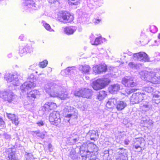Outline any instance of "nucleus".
Wrapping results in <instances>:
<instances>
[{"label":"nucleus","mask_w":160,"mask_h":160,"mask_svg":"<svg viewBox=\"0 0 160 160\" xmlns=\"http://www.w3.org/2000/svg\"><path fill=\"white\" fill-rule=\"evenodd\" d=\"M111 80L108 77L99 78L93 81L91 86L94 90L98 91L105 88L111 83Z\"/></svg>","instance_id":"f257e3e1"},{"label":"nucleus","mask_w":160,"mask_h":160,"mask_svg":"<svg viewBox=\"0 0 160 160\" xmlns=\"http://www.w3.org/2000/svg\"><path fill=\"white\" fill-rule=\"evenodd\" d=\"M138 90V89L134 88L131 89L129 91V94L133 92L129 100L131 104H138L144 99L145 94L140 92H135Z\"/></svg>","instance_id":"f03ea898"},{"label":"nucleus","mask_w":160,"mask_h":160,"mask_svg":"<svg viewBox=\"0 0 160 160\" xmlns=\"http://www.w3.org/2000/svg\"><path fill=\"white\" fill-rule=\"evenodd\" d=\"M74 19L73 16L67 11H61L57 14V20L61 22L70 23L73 21Z\"/></svg>","instance_id":"7ed1b4c3"},{"label":"nucleus","mask_w":160,"mask_h":160,"mask_svg":"<svg viewBox=\"0 0 160 160\" xmlns=\"http://www.w3.org/2000/svg\"><path fill=\"white\" fill-rule=\"evenodd\" d=\"M46 92L51 97L58 96V86L54 83H51L45 89Z\"/></svg>","instance_id":"20e7f679"},{"label":"nucleus","mask_w":160,"mask_h":160,"mask_svg":"<svg viewBox=\"0 0 160 160\" xmlns=\"http://www.w3.org/2000/svg\"><path fill=\"white\" fill-rule=\"evenodd\" d=\"M121 82L125 87L128 88H134L138 85L137 83L134 81L133 78L129 76L123 77Z\"/></svg>","instance_id":"39448f33"},{"label":"nucleus","mask_w":160,"mask_h":160,"mask_svg":"<svg viewBox=\"0 0 160 160\" xmlns=\"http://www.w3.org/2000/svg\"><path fill=\"white\" fill-rule=\"evenodd\" d=\"M57 112H53L50 114L49 117V121L51 124L58 126L61 122V119Z\"/></svg>","instance_id":"423d86ee"},{"label":"nucleus","mask_w":160,"mask_h":160,"mask_svg":"<svg viewBox=\"0 0 160 160\" xmlns=\"http://www.w3.org/2000/svg\"><path fill=\"white\" fill-rule=\"evenodd\" d=\"M92 70L96 74H101L107 71L108 66L104 63H100L94 65L92 68Z\"/></svg>","instance_id":"0eeeda50"},{"label":"nucleus","mask_w":160,"mask_h":160,"mask_svg":"<svg viewBox=\"0 0 160 160\" xmlns=\"http://www.w3.org/2000/svg\"><path fill=\"white\" fill-rule=\"evenodd\" d=\"M133 57L136 59L144 62H149L150 61V58L148 55L146 53L144 52H140L134 53Z\"/></svg>","instance_id":"6e6552de"},{"label":"nucleus","mask_w":160,"mask_h":160,"mask_svg":"<svg viewBox=\"0 0 160 160\" xmlns=\"http://www.w3.org/2000/svg\"><path fill=\"white\" fill-rule=\"evenodd\" d=\"M36 86V84L33 82L27 81L22 85L20 87V89L22 92H24L34 88Z\"/></svg>","instance_id":"1a4fd4ad"},{"label":"nucleus","mask_w":160,"mask_h":160,"mask_svg":"<svg viewBox=\"0 0 160 160\" xmlns=\"http://www.w3.org/2000/svg\"><path fill=\"white\" fill-rule=\"evenodd\" d=\"M24 6L26 7V9L29 12L37 9L36 4L33 0H25L24 2Z\"/></svg>","instance_id":"9d476101"},{"label":"nucleus","mask_w":160,"mask_h":160,"mask_svg":"<svg viewBox=\"0 0 160 160\" xmlns=\"http://www.w3.org/2000/svg\"><path fill=\"white\" fill-rule=\"evenodd\" d=\"M57 107L56 104L52 102H47L44 105L43 108L45 111H50L54 110Z\"/></svg>","instance_id":"9b49d317"},{"label":"nucleus","mask_w":160,"mask_h":160,"mask_svg":"<svg viewBox=\"0 0 160 160\" xmlns=\"http://www.w3.org/2000/svg\"><path fill=\"white\" fill-rule=\"evenodd\" d=\"M6 113L7 117L8 119L11 121L12 123L14 124L16 126L18 125L19 123L18 118L15 114L7 112Z\"/></svg>","instance_id":"f8f14e48"},{"label":"nucleus","mask_w":160,"mask_h":160,"mask_svg":"<svg viewBox=\"0 0 160 160\" xmlns=\"http://www.w3.org/2000/svg\"><path fill=\"white\" fill-rule=\"evenodd\" d=\"M5 152L8 155V160H18L16 156L15 153L12 151L11 148L6 150Z\"/></svg>","instance_id":"ddd939ff"},{"label":"nucleus","mask_w":160,"mask_h":160,"mask_svg":"<svg viewBox=\"0 0 160 160\" xmlns=\"http://www.w3.org/2000/svg\"><path fill=\"white\" fill-rule=\"evenodd\" d=\"M127 106V104L123 101H118L116 108L118 111H121L124 109Z\"/></svg>","instance_id":"4468645a"},{"label":"nucleus","mask_w":160,"mask_h":160,"mask_svg":"<svg viewBox=\"0 0 160 160\" xmlns=\"http://www.w3.org/2000/svg\"><path fill=\"white\" fill-rule=\"evenodd\" d=\"M90 140L93 141L97 140L99 137L98 132L96 131L92 130L89 131Z\"/></svg>","instance_id":"2eb2a0df"},{"label":"nucleus","mask_w":160,"mask_h":160,"mask_svg":"<svg viewBox=\"0 0 160 160\" xmlns=\"http://www.w3.org/2000/svg\"><path fill=\"white\" fill-rule=\"evenodd\" d=\"M120 89V86L118 84L112 85L108 88L109 92L111 93H113L115 92H117Z\"/></svg>","instance_id":"dca6fc26"},{"label":"nucleus","mask_w":160,"mask_h":160,"mask_svg":"<svg viewBox=\"0 0 160 160\" xmlns=\"http://www.w3.org/2000/svg\"><path fill=\"white\" fill-rule=\"evenodd\" d=\"M39 91L37 90H32L27 93V97L29 98H36L39 95Z\"/></svg>","instance_id":"f3484780"},{"label":"nucleus","mask_w":160,"mask_h":160,"mask_svg":"<svg viewBox=\"0 0 160 160\" xmlns=\"http://www.w3.org/2000/svg\"><path fill=\"white\" fill-rule=\"evenodd\" d=\"M92 95V91L91 90L84 88L83 98H89Z\"/></svg>","instance_id":"a211bd4d"},{"label":"nucleus","mask_w":160,"mask_h":160,"mask_svg":"<svg viewBox=\"0 0 160 160\" xmlns=\"http://www.w3.org/2000/svg\"><path fill=\"white\" fill-rule=\"evenodd\" d=\"M76 31V30L71 27H66L64 28V32L66 34L68 35L72 34Z\"/></svg>","instance_id":"6ab92c4d"},{"label":"nucleus","mask_w":160,"mask_h":160,"mask_svg":"<svg viewBox=\"0 0 160 160\" xmlns=\"http://www.w3.org/2000/svg\"><path fill=\"white\" fill-rule=\"evenodd\" d=\"M91 68L88 65H85L82 66L81 71L83 73H88L91 70Z\"/></svg>","instance_id":"aec40b11"},{"label":"nucleus","mask_w":160,"mask_h":160,"mask_svg":"<svg viewBox=\"0 0 160 160\" xmlns=\"http://www.w3.org/2000/svg\"><path fill=\"white\" fill-rule=\"evenodd\" d=\"M106 92L104 90L99 92V94L97 96V99L99 101L103 99L107 96Z\"/></svg>","instance_id":"412c9836"},{"label":"nucleus","mask_w":160,"mask_h":160,"mask_svg":"<svg viewBox=\"0 0 160 160\" xmlns=\"http://www.w3.org/2000/svg\"><path fill=\"white\" fill-rule=\"evenodd\" d=\"M90 42L92 45H98L100 44L102 42V37L100 36L96 38L94 41L93 40H91Z\"/></svg>","instance_id":"4be33fe9"},{"label":"nucleus","mask_w":160,"mask_h":160,"mask_svg":"<svg viewBox=\"0 0 160 160\" xmlns=\"http://www.w3.org/2000/svg\"><path fill=\"white\" fill-rule=\"evenodd\" d=\"M118 102L117 99L115 98H111L107 102V104L109 106L112 107L114 105L116 106V104Z\"/></svg>","instance_id":"5701e85b"},{"label":"nucleus","mask_w":160,"mask_h":160,"mask_svg":"<svg viewBox=\"0 0 160 160\" xmlns=\"http://www.w3.org/2000/svg\"><path fill=\"white\" fill-rule=\"evenodd\" d=\"M56 97L58 98L61 100H64L69 98V97L67 92H63L60 94H59L58 93V96Z\"/></svg>","instance_id":"b1692460"},{"label":"nucleus","mask_w":160,"mask_h":160,"mask_svg":"<svg viewBox=\"0 0 160 160\" xmlns=\"http://www.w3.org/2000/svg\"><path fill=\"white\" fill-rule=\"evenodd\" d=\"M152 100L156 103L160 102V92H158L157 93H155L153 95Z\"/></svg>","instance_id":"393cba45"},{"label":"nucleus","mask_w":160,"mask_h":160,"mask_svg":"<svg viewBox=\"0 0 160 160\" xmlns=\"http://www.w3.org/2000/svg\"><path fill=\"white\" fill-rule=\"evenodd\" d=\"M84 88L80 89L76 91L74 93V95L76 96L83 98Z\"/></svg>","instance_id":"a878e982"},{"label":"nucleus","mask_w":160,"mask_h":160,"mask_svg":"<svg viewBox=\"0 0 160 160\" xmlns=\"http://www.w3.org/2000/svg\"><path fill=\"white\" fill-rule=\"evenodd\" d=\"M68 3L71 5H77L80 3V0H67Z\"/></svg>","instance_id":"bb28decb"},{"label":"nucleus","mask_w":160,"mask_h":160,"mask_svg":"<svg viewBox=\"0 0 160 160\" xmlns=\"http://www.w3.org/2000/svg\"><path fill=\"white\" fill-rule=\"evenodd\" d=\"M149 108L148 103L147 104H141L140 106V109L142 111L146 112Z\"/></svg>","instance_id":"cd10ccee"},{"label":"nucleus","mask_w":160,"mask_h":160,"mask_svg":"<svg viewBox=\"0 0 160 160\" xmlns=\"http://www.w3.org/2000/svg\"><path fill=\"white\" fill-rule=\"evenodd\" d=\"M32 132L33 133V134L37 135L38 137L41 138H43L45 136V134L42 133H41L39 130L34 131Z\"/></svg>","instance_id":"c85d7f7f"},{"label":"nucleus","mask_w":160,"mask_h":160,"mask_svg":"<svg viewBox=\"0 0 160 160\" xmlns=\"http://www.w3.org/2000/svg\"><path fill=\"white\" fill-rule=\"evenodd\" d=\"M48 63V62L47 60H44L39 62V66L41 68H44L47 66Z\"/></svg>","instance_id":"c756f323"},{"label":"nucleus","mask_w":160,"mask_h":160,"mask_svg":"<svg viewBox=\"0 0 160 160\" xmlns=\"http://www.w3.org/2000/svg\"><path fill=\"white\" fill-rule=\"evenodd\" d=\"M43 26L47 30L50 31H54V30L51 29L50 25L48 24L45 23L43 24Z\"/></svg>","instance_id":"7c9ffc66"},{"label":"nucleus","mask_w":160,"mask_h":160,"mask_svg":"<svg viewBox=\"0 0 160 160\" xmlns=\"http://www.w3.org/2000/svg\"><path fill=\"white\" fill-rule=\"evenodd\" d=\"M75 70V68L74 67H68L66 69V71L68 72H73Z\"/></svg>","instance_id":"2f4dec72"},{"label":"nucleus","mask_w":160,"mask_h":160,"mask_svg":"<svg viewBox=\"0 0 160 160\" xmlns=\"http://www.w3.org/2000/svg\"><path fill=\"white\" fill-rule=\"evenodd\" d=\"M27 160H33V156L32 154L28 153L26 155Z\"/></svg>","instance_id":"473e14b6"},{"label":"nucleus","mask_w":160,"mask_h":160,"mask_svg":"<svg viewBox=\"0 0 160 160\" xmlns=\"http://www.w3.org/2000/svg\"><path fill=\"white\" fill-rule=\"evenodd\" d=\"M145 91L148 93H151L153 91V88L150 87H148L145 88Z\"/></svg>","instance_id":"72a5a7b5"},{"label":"nucleus","mask_w":160,"mask_h":160,"mask_svg":"<svg viewBox=\"0 0 160 160\" xmlns=\"http://www.w3.org/2000/svg\"><path fill=\"white\" fill-rule=\"evenodd\" d=\"M5 123L2 118L0 117V127H4Z\"/></svg>","instance_id":"f704fd0d"},{"label":"nucleus","mask_w":160,"mask_h":160,"mask_svg":"<svg viewBox=\"0 0 160 160\" xmlns=\"http://www.w3.org/2000/svg\"><path fill=\"white\" fill-rule=\"evenodd\" d=\"M150 29L151 32H152V33H154L157 30V28L154 26H151Z\"/></svg>","instance_id":"c9c22d12"},{"label":"nucleus","mask_w":160,"mask_h":160,"mask_svg":"<svg viewBox=\"0 0 160 160\" xmlns=\"http://www.w3.org/2000/svg\"><path fill=\"white\" fill-rule=\"evenodd\" d=\"M36 124H37L38 126L39 127L43 126L44 124L43 122L42 121H40L37 122Z\"/></svg>","instance_id":"e433bc0d"},{"label":"nucleus","mask_w":160,"mask_h":160,"mask_svg":"<svg viewBox=\"0 0 160 160\" xmlns=\"http://www.w3.org/2000/svg\"><path fill=\"white\" fill-rule=\"evenodd\" d=\"M102 21L101 19H95V21L94 22V23L95 24H98L99 23Z\"/></svg>","instance_id":"4c0bfd02"},{"label":"nucleus","mask_w":160,"mask_h":160,"mask_svg":"<svg viewBox=\"0 0 160 160\" xmlns=\"http://www.w3.org/2000/svg\"><path fill=\"white\" fill-rule=\"evenodd\" d=\"M144 141V140L142 138H139L137 140L136 142H138V143L141 144L142 141Z\"/></svg>","instance_id":"58836bf2"},{"label":"nucleus","mask_w":160,"mask_h":160,"mask_svg":"<svg viewBox=\"0 0 160 160\" xmlns=\"http://www.w3.org/2000/svg\"><path fill=\"white\" fill-rule=\"evenodd\" d=\"M59 0H49V2L51 4H54L56 2H58Z\"/></svg>","instance_id":"ea45409f"},{"label":"nucleus","mask_w":160,"mask_h":160,"mask_svg":"<svg viewBox=\"0 0 160 160\" xmlns=\"http://www.w3.org/2000/svg\"><path fill=\"white\" fill-rule=\"evenodd\" d=\"M134 148L135 149H138V148H140V150L141 151H142V148L140 146V145H135L134 146Z\"/></svg>","instance_id":"a19ab883"},{"label":"nucleus","mask_w":160,"mask_h":160,"mask_svg":"<svg viewBox=\"0 0 160 160\" xmlns=\"http://www.w3.org/2000/svg\"><path fill=\"white\" fill-rule=\"evenodd\" d=\"M11 96V98L10 99H8V101L9 102H11V101H12L13 100V98H12V97L13 96V95H11L10 96Z\"/></svg>","instance_id":"79ce46f5"},{"label":"nucleus","mask_w":160,"mask_h":160,"mask_svg":"<svg viewBox=\"0 0 160 160\" xmlns=\"http://www.w3.org/2000/svg\"><path fill=\"white\" fill-rule=\"evenodd\" d=\"M129 141L128 140H125L124 142V143L125 145H128L129 144Z\"/></svg>","instance_id":"37998d69"},{"label":"nucleus","mask_w":160,"mask_h":160,"mask_svg":"<svg viewBox=\"0 0 160 160\" xmlns=\"http://www.w3.org/2000/svg\"><path fill=\"white\" fill-rule=\"evenodd\" d=\"M125 157L123 155H121L120 156V157H119V158H117V160L119 159V158H120V160H125V159H124V158H122V157Z\"/></svg>","instance_id":"c03bdc74"},{"label":"nucleus","mask_w":160,"mask_h":160,"mask_svg":"<svg viewBox=\"0 0 160 160\" xmlns=\"http://www.w3.org/2000/svg\"><path fill=\"white\" fill-rule=\"evenodd\" d=\"M72 116V115L71 114H67L66 116V117L67 118H70Z\"/></svg>","instance_id":"a18cd8bd"},{"label":"nucleus","mask_w":160,"mask_h":160,"mask_svg":"<svg viewBox=\"0 0 160 160\" xmlns=\"http://www.w3.org/2000/svg\"><path fill=\"white\" fill-rule=\"evenodd\" d=\"M52 147V146L51 144L50 143L48 145V148L49 149L51 148Z\"/></svg>","instance_id":"49530a36"},{"label":"nucleus","mask_w":160,"mask_h":160,"mask_svg":"<svg viewBox=\"0 0 160 160\" xmlns=\"http://www.w3.org/2000/svg\"><path fill=\"white\" fill-rule=\"evenodd\" d=\"M23 37L22 36H20L19 37V38L21 40H22V38H23Z\"/></svg>","instance_id":"de8ad7c7"},{"label":"nucleus","mask_w":160,"mask_h":160,"mask_svg":"<svg viewBox=\"0 0 160 160\" xmlns=\"http://www.w3.org/2000/svg\"><path fill=\"white\" fill-rule=\"evenodd\" d=\"M158 39H160V33L158 34Z\"/></svg>","instance_id":"09e8293b"},{"label":"nucleus","mask_w":160,"mask_h":160,"mask_svg":"<svg viewBox=\"0 0 160 160\" xmlns=\"http://www.w3.org/2000/svg\"><path fill=\"white\" fill-rule=\"evenodd\" d=\"M119 150H122L123 149V148H120L119 149Z\"/></svg>","instance_id":"8fccbe9b"}]
</instances>
